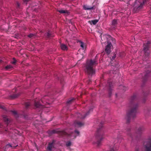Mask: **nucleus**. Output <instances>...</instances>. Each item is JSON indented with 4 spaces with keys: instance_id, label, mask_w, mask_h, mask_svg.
Here are the masks:
<instances>
[{
    "instance_id": "nucleus-40",
    "label": "nucleus",
    "mask_w": 151,
    "mask_h": 151,
    "mask_svg": "<svg viewBox=\"0 0 151 151\" xmlns=\"http://www.w3.org/2000/svg\"><path fill=\"white\" fill-rule=\"evenodd\" d=\"M1 62H2L1 60H0V63H1Z\"/></svg>"
},
{
    "instance_id": "nucleus-4",
    "label": "nucleus",
    "mask_w": 151,
    "mask_h": 151,
    "mask_svg": "<svg viewBox=\"0 0 151 151\" xmlns=\"http://www.w3.org/2000/svg\"><path fill=\"white\" fill-rule=\"evenodd\" d=\"M114 135L117 136L116 140L118 141V143H115L113 145H111L109 146V150L108 151H117L119 150V143L121 141L122 137L119 134H120L119 130H116L114 131Z\"/></svg>"
},
{
    "instance_id": "nucleus-7",
    "label": "nucleus",
    "mask_w": 151,
    "mask_h": 151,
    "mask_svg": "<svg viewBox=\"0 0 151 151\" xmlns=\"http://www.w3.org/2000/svg\"><path fill=\"white\" fill-rule=\"evenodd\" d=\"M143 146L146 151H151V137H149L144 142Z\"/></svg>"
},
{
    "instance_id": "nucleus-15",
    "label": "nucleus",
    "mask_w": 151,
    "mask_h": 151,
    "mask_svg": "<svg viewBox=\"0 0 151 151\" xmlns=\"http://www.w3.org/2000/svg\"><path fill=\"white\" fill-rule=\"evenodd\" d=\"M109 86V96L110 97L111 95V91L112 90L113 83L111 82H109L108 83Z\"/></svg>"
},
{
    "instance_id": "nucleus-1",
    "label": "nucleus",
    "mask_w": 151,
    "mask_h": 151,
    "mask_svg": "<svg viewBox=\"0 0 151 151\" xmlns=\"http://www.w3.org/2000/svg\"><path fill=\"white\" fill-rule=\"evenodd\" d=\"M136 100L137 97L135 94H134L130 98L129 108L126 117L127 123H129L132 119L136 117L139 106V104Z\"/></svg>"
},
{
    "instance_id": "nucleus-9",
    "label": "nucleus",
    "mask_w": 151,
    "mask_h": 151,
    "mask_svg": "<svg viewBox=\"0 0 151 151\" xmlns=\"http://www.w3.org/2000/svg\"><path fill=\"white\" fill-rule=\"evenodd\" d=\"M56 133H58L59 135L62 137L67 136L68 135L66 132L64 131H59L57 130H53L51 131L50 132L51 134Z\"/></svg>"
},
{
    "instance_id": "nucleus-28",
    "label": "nucleus",
    "mask_w": 151,
    "mask_h": 151,
    "mask_svg": "<svg viewBox=\"0 0 151 151\" xmlns=\"http://www.w3.org/2000/svg\"><path fill=\"white\" fill-rule=\"evenodd\" d=\"M74 100V98H72L71 99H70L67 101V103L68 104H70Z\"/></svg>"
},
{
    "instance_id": "nucleus-25",
    "label": "nucleus",
    "mask_w": 151,
    "mask_h": 151,
    "mask_svg": "<svg viewBox=\"0 0 151 151\" xmlns=\"http://www.w3.org/2000/svg\"><path fill=\"white\" fill-rule=\"evenodd\" d=\"M53 37V36L52 35V33L50 32L49 31L47 33V38H50L52 37Z\"/></svg>"
},
{
    "instance_id": "nucleus-3",
    "label": "nucleus",
    "mask_w": 151,
    "mask_h": 151,
    "mask_svg": "<svg viewBox=\"0 0 151 151\" xmlns=\"http://www.w3.org/2000/svg\"><path fill=\"white\" fill-rule=\"evenodd\" d=\"M103 124V123L101 122L100 127L98 129L96 135V141L94 143L98 147L101 145V141L103 139L104 131L102 129Z\"/></svg>"
},
{
    "instance_id": "nucleus-24",
    "label": "nucleus",
    "mask_w": 151,
    "mask_h": 151,
    "mask_svg": "<svg viewBox=\"0 0 151 151\" xmlns=\"http://www.w3.org/2000/svg\"><path fill=\"white\" fill-rule=\"evenodd\" d=\"M98 20L97 19H95L94 20H92L91 21H89L88 22H89L91 24V22H92V23L93 25H95L98 22Z\"/></svg>"
},
{
    "instance_id": "nucleus-20",
    "label": "nucleus",
    "mask_w": 151,
    "mask_h": 151,
    "mask_svg": "<svg viewBox=\"0 0 151 151\" xmlns=\"http://www.w3.org/2000/svg\"><path fill=\"white\" fill-rule=\"evenodd\" d=\"M60 47L62 50H68L67 46L65 44H61L60 45Z\"/></svg>"
},
{
    "instance_id": "nucleus-8",
    "label": "nucleus",
    "mask_w": 151,
    "mask_h": 151,
    "mask_svg": "<svg viewBox=\"0 0 151 151\" xmlns=\"http://www.w3.org/2000/svg\"><path fill=\"white\" fill-rule=\"evenodd\" d=\"M150 42L148 41L146 43L144 44L143 50L144 52L145 55L147 57H149L150 55L149 49L150 48Z\"/></svg>"
},
{
    "instance_id": "nucleus-37",
    "label": "nucleus",
    "mask_w": 151,
    "mask_h": 151,
    "mask_svg": "<svg viewBox=\"0 0 151 151\" xmlns=\"http://www.w3.org/2000/svg\"><path fill=\"white\" fill-rule=\"evenodd\" d=\"M116 57V55H114L112 57V60H114L115 58Z\"/></svg>"
},
{
    "instance_id": "nucleus-19",
    "label": "nucleus",
    "mask_w": 151,
    "mask_h": 151,
    "mask_svg": "<svg viewBox=\"0 0 151 151\" xmlns=\"http://www.w3.org/2000/svg\"><path fill=\"white\" fill-rule=\"evenodd\" d=\"M95 6H93L92 7L90 6L87 5H84L83 6L84 9L85 10H90L94 9Z\"/></svg>"
},
{
    "instance_id": "nucleus-34",
    "label": "nucleus",
    "mask_w": 151,
    "mask_h": 151,
    "mask_svg": "<svg viewBox=\"0 0 151 151\" xmlns=\"http://www.w3.org/2000/svg\"><path fill=\"white\" fill-rule=\"evenodd\" d=\"M16 62V60L14 58H13V61L12 62V64H15Z\"/></svg>"
},
{
    "instance_id": "nucleus-38",
    "label": "nucleus",
    "mask_w": 151,
    "mask_h": 151,
    "mask_svg": "<svg viewBox=\"0 0 151 151\" xmlns=\"http://www.w3.org/2000/svg\"><path fill=\"white\" fill-rule=\"evenodd\" d=\"M17 5L18 7H19V6L20 5V4L18 2L17 3Z\"/></svg>"
},
{
    "instance_id": "nucleus-14",
    "label": "nucleus",
    "mask_w": 151,
    "mask_h": 151,
    "mask_svg": "<svg viewBox=\"0 0 151 151\" xmlns=\"http://www.w3.org/2000/svg\"><path fill=\"white\" fill-rule=\"evenodd\" d=\"M55 143V140H53L52 142L49 143L47 147V148L49 150H51L52 149L54 148Z\"/></svg>"
},
{
    "instance_id": "nucleus-12",
    "label": "nucleus",
    "mask_w": 151,
    "mask_h": 151,
    "mask_svg": "<svg viewBox=\"0 0 151 151\" xmlns=\"http://www.w3.org/2000/svg\"><path fill=\"white\" fill-rule=\"evenodd\" d=\"M92 111V109H91L89 110L84 115L83 114H81L80 113H78L77 114V117L80 119H84Z\"/></svg>"
},
{
    "instance_id": "nucleus-32",
    "label": "nucleus",
    "mask_w": 151,
    "mask_h": 151,
    "mask_svg": "<svg viewBox=\"0 0 151 151\" xmlns=\"http://www.w3.org/2000/svg\"><path fill=\"white\" fill-rule=\"evenodd\" d=\"M81 47L83 50L84 49V43L82 42H81Z\"/></svg>"
},
{
    "instance_id": "nucleus-42",
    "label": "nucleus",
    "mask_w": 151,
    "mask_h": 151,
    "mask_svg": "<svg viewBox=\"0 0 151 151\" xmlns=\"http://www.w3.org/2000/svg\"><path fill=\"white\" fill-rule=\"evenodd\" d=\"M76 137V136H75V138Z\"/></svg>"
},
{
    "instance_id": "nucleus-30",
    "label": "nucleus",
    "mask_w": 151,
    "mask_h": 151,
    "mask_svg": "<svg viewBox=\"0 0 151 151\" xmlns=\"http://www.w3.org/2000/svg\"><path fill=\"white\" fill-rule=\"evenodd\" d=\"M75 133L76 135V136H77L79 135L80 132L78 131L77 130H75Z\"/></svg>"
},
{
    "instance_id": "nucleus-6",
    "label": "nucleus",
    "mask_w": 151,
    "mask_h": 151,
    "mask_svg": "<svg viewBox=\"0 0 151 151\" xmlns=\"http://www.w3.org/2000/svg\"><path fill=\"white\" fill-rule=\"evenodd\" d=\"M101 39L102 41V42L101 41L102 44L106 42V43H108V42H110V40L112 41H113L114 40L115 41L114 39L112 38L110 35H103L101 37Z\"/></svg>"
},
{
    "instance_id": "nucleus-23",
    "label": "nucleus",
    "mask_w": 151,
    "mask_h": 151,
    "mask_svg": "<svg viewBox=\"0 0 151 151\" xmlns=\"http://www.w3.org/2000/svg\"><path fill=\"white\" fill-rule=\"evenodd\" d=\"M58 11L60 13L65 14H68L69 12L67 10H58Z\"/></svg>"
},
{
    "instance_id": "nucleus-33",
    "label": "nucleus",
    "mask_w": 151,
    "mask_h": 151,
    "mask_svg": "<svg viewBox=\"0 0 151 151\" xmlns=\"http://www.w3.org/2000/svg\"><path fill=\"white\" fill-rule=\"evenodd\" d=\"M35 35L34 34H30L28 35V36L30 38H32Z\"/></svg>"
},
{
    "instance_id": "nucleus-39",
    "label": "nucleus",
    "mask_w": 151,
    "mask_h": 151,
    "mask_svg": "<svg viewBox=\"0 0 151 151\" xmlns=\"http://www.w3.org/2000/svg\"><path fill=\"white\" fill-rule=\"evenodd\" d=\"M23 1L24 2H26L27 3V2H28L29 1V0H23Z\"/></svg>"
},
{
    "instance_id": "nucleus-31",
    "label": "nucleus",
    "mask_w": 151,
    "mask_h": 151,
    "mask_svg": "<svg viewBox=\"0 0 151 151\" xmlns=\"http://www.w3.org/2000/svg\"><path fill=\"white\" fill-rule=\"evenodd\" d=\"M12 67H13L11 65H7V66H6L5 67V68L6 70H8L9 69H10V68H12Z\"/></svg>"
},
{
    "instance_id": "nucleus-2",
    "label": "nucleus",
    "mask_w": 151,
    "mask_h": 151,
    "mask_svg": "<svg viewBox=\"0 0 151 151\" xmlns=\"http://www.w3.org/2000/svg\"><path fill=\"white\" fill-rule=\"evenodd\" d=\"M144 128L143 126L139 127L136 129V132L135 135H133L132 134L131 129L130 127H127L125 130L124 132L127 134L128 136L132 140L134 139H137L140 137L142 132L144 130Z\"/></svg>"
},
{
    "instance_id": "nucleus-17",
    "label": "nucleus",
    "mask_w": 151,
    "mask_h": 151,
    "mask_svg": "<svg viewBox=\"0 0 151 151\" xmlns=\"http://www.w3.org/2000/svg\"><path fill=\"white\" fill-rule=\"evenodd\" d=\"M75 125L76 127H80L83 126L84 124L80 122L76 121L74 122Z\"/></svg>"
},
{
    "instance_id": "nucleus-35",
    "label": "nucleus",
    "mask_w": 151,
    "mask_h": 151,
    "mask_svg": "<svg viewBox=\"0 0 151 151\" xmlns=\"http://www.w3.org/2000/svg\"><path fill=\"white\" fill-rule=\"evenodd\" d=\"M0 109H5V107L3 106L2 105L0 104Z\"/></svg>"
},
{
    "instance_id": "nucleus-26",
    "label": "nucleus",
    "mask_w": 151,
    "mask_h": 151,
    "mask_svg": "<svg viewBox=\"0 0 151 151\" xmlns=\"http://www.w3.org/2000/svg\"><path fill=\"white\" fill-rule=\"evenodd\" d=\"M11 112H12V114H13L15 117H19L16 111H11Z\"/></svg>"
},
{
    "instance_id": "nucleus-21",
    "label": "nucleus",
    "mask_w": 151,
    "mask_h": 151,
    "mask_svg": "<svg viewBox=\"0 0 151 151\" xmlns=\"http://www.w3.org/2000/svg\"><path fill=\"white\" fill-rule=\"evenodd\" d=\"M3 118L4 122L8 124L9 122V119L8 118H7V117L5 115H4L3 116Z\"/></svg>"
},
{
    "instance_id": "nucleus-18",
    "label": "nucleus",
    "mask_w": 151,
    "mask_h": 151,
    "mask_svg": "<svg viewBox=\"0 0 151 151\" xmlns=\"http://www.w3.org/2000/svg\"><path fill=\"white\" fill-rule=\"evenodd\" d=\"M17 145H17L15 146H14L13 145L10 144H7L5 146V151H6V150H7V149L9 148H14L16 147Z\"/></svg>"
},
{
    "instance_id": "nucleus-11",
    "label": "nucleus",
    "mask_w": 151,
    "mask_h": 151,
    "mask_svg": "<svg viewBox=\"0 0 151 151\" xmlns=\"http://www.w3.org/2000/svg\"><path fill=\"white\" fill-rule=\"evenodd\" d=\"M106 44L104 50L105 52L107 55H109L111 52V47L112 45L111 42H108Z\"/></svg>"
},
{
    "instance_id": "nucleus-13",
    "label": "nucleus",
    "mask_w": 151,
    "mask_h": 151,
    "mask_svg": "<svg viewBox=\"0 0 151 151\" xmlns=\"http://www.w3.org/2000/svg\"><path fill=\"white\" fill-rule=\"evenodd\" d=\"M44 98L40 100L38 102L37 101V100H35V101L34 105L35 107L36 108L40 107L42 106L41 104V102H42L43 103H44L43 102V100Z\"/></svg>"
},
{
    "instance_id": "nucleus-36",
    "label": "nucleus",
    "mask_w": 151,
    "mask_h": 151,
    "mask_svg": "<svg viewBox=\"0 0 151 151\" xmlns=\"http://www.w3.org/2000/svg\"><path fill=\"white\" fill-rule=\"evenodd\" d=\"M120 87H121V88H122L123 89V90H126L127 89V88L126 87H125L124 86H120Z\"/></svg>"
},
{
    "instance_id": "nucleus-22",
    "label": "nucleus",
    "mask_w": 151,
    "mask_h": 151,
    "mask_svg": "<svg viewBox=\"0 0 151 151\" xmlns=\"http://www.w3.org/2000/svg\"><path fill=\"white\" fill-rule=\"evenodd\" d=\"M31 105L30 103L29 102H25L24 104L25 107L26 109H29Z\"/></svg>"
},
{
    "instance_id": "nucleus-29",
    "label": "nucleus",
    "mask_w": 151,
    "mask_h": 151,
    "mask_svg": "<svg viewBox=\"0 0 151 151\" xmlns=\"http://www.w3.org/2000/svg\"><path fill=\"white\" fill-rule=\"evenodd\" d=\"M71 144V143L70 141H68L66 144V146L67 147L70 146Z\"/></svg>"
},
{
    "instance_id": "nucleus-5",
    "label": "nucleus",
    "mask_w": 151,
    "mask_h": 151,
    "mask_svg": "<svg viewBox=\"0 0 151 151\" xmlns=\"http://www.w3.org/2000/svg\"><path fill=\"white\" fill-rule=\"evenodd\" d=\"M96 63V61L94 60H91L87 62L85 70L88 74L92 75L95 73V71L93 68V66Z\"/></svg>"
},
{
    "instance_id": "nucleus-10",
    "label": "nucleus",
    "mask_w": 151,
    "mask_h": 151,
    "mask_svg": "<svg viewBox=\"0 0 151 151\" xmlns=\"http://www.w3.org/2000/svg\"><path fill=\"white\" fill-rule=\"evenodd\" d=\"M151 72L150 71L147 70L146 72L141 74L140 76L142 77V79L143 82L145 81L147 78L148 77L151 75Z\"/></svg>"
},
{
    "instance_id": "nucleus-41",
    "label": "nucleus",
    "mask_w": 151,
    "mask_h": 151,
    "mask_svg": "<svg viewBox=\"0 0 151 151\" xmlns=\"http://www.w3.org/2000/svg\"><path fill=\"white\" fill-rule=\"evenodd\" d=\"M131 0H129V1H130V2H131Z\"/></svg>"
},
{
    "instance_id": "nucleus-16",
    "label": "nucleus",
    "mask_w": 151,
    "mask_h": 151,
    "mask_svg": "<svg viewBox=\"0 0 151 151\" xmlns=\"http://www.w3.org/2000/svg\"><path fill=\"white\" fill-rule=\"evenodd\" d=\"M117 24V20L116 19H114L112 22V24L111 26V29H114L116 27Z\"/></svg>"
},
{
    "instance_id": "nucleus-27",
    "label": "nucleus",
    "mask_w": 151,
    "mask_h": 151,
    "mask_svg": "<svg viewBox=\"0 0 151 151\" xmlns=\"http://www.w3.org/2000/svg\"><path fill=\"white\" fill-rule=\"evenodd\" d=\"M19 96V95L18 94H14L11 96L12 99H14L17 98Z\"/></svg>"
}]
</instances>
